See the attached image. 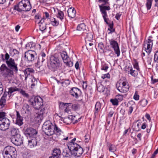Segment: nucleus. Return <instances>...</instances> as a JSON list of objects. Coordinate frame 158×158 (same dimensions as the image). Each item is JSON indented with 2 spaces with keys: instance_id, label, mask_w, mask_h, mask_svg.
Returning <instances> with one entry per match:
<instances>
[{
  "instance_id": "nucleus-46",
  "label": "nucleus",
  "mask_w": 158,
  "mask_h": 158,
  "mask_svg": "<svg viewBox=\"0 0 158 158\" xmlns=\"http://www.w3.org/2000/svg\"><path fill=\"white\" fill-rule=\"evenodd\" d=\"M110 102L113 106H117L118 105L119 102L115 98L111 99Z\"/></svg>"
},
{
  "instance_id": "nucleus-45",
  "label": "nucleus",
  "mask_w": 158,
  "mask_h": 158,
  "mask_svg": "<svg viewBox=\"0 0 158 158\" xmlns=\"http://www.w3.org/2000/svg\"><path fill=\"white\" fill-rule=\"evenodd\" d=\"M6 138V136L4 133L2 132L0 134V144H2V143L5 140Z\"/></svg>"
},
{
  "instance_id": "nucleus-58",
  "label": "nucleus",
  "mask_w": 158,
  "mask_h": 158,
  "mask_svg": "<svg viewBox=\"0 0 158 158\" xmlns=\"http://www.w3.org/2000/svg\"><path fill=\"white\" fill-rule=\"evenodd\" d=\"M139 96L138 94L137 91H136L133 96L134 99L135 100L137 101L139 99Z\"/></svg>"
},
{
  "instance_id": "nucleus-62",
  "label": "nucleus",
  "mask_w": 158,
  "mask_h": 158,
  "mask_svg": "<svg viewBox=\"0 0 158 158\" xmlns=\"http://www.w3.org/2000/svg\"><path fill=\"white\" fill-rule=\"evenodd\" d=\"M151 80L152 83L153 84L158 82V78L153 79V77L152 76L151 77Z\"/></svg>"
},
{
  "instance_id": "nucleus-35",
  "label": "nucleus",
  "mask_w": 158,
  "mask_h": 158,
  "mask_svg": "<svg viewBox=\"0 0 158 158\" xmlns=\"http://www.w3.org/2000/svg\"><path fill=\"white\" fill-rule=\"evenodd\" d=\"M108 147L110 152H114L116 151V148L114 145L110 143L109 144Z\"/></svg>"
},
{
  "instance_id": "nucleus-56",
  "label": "nucleus",
  "mask_w": 158,
  "mask_h": 158,
  "mask_svg": "<svg viewBox=\"0 0 158 158\" xmlns=\"http://www.w3.org/2000/svg\"><path fill=\"white\" fill-rule=\"evenodd\" d=\"M115 98L119 102L123 100V97L122 95L118 94L116 96Z\"/></svg>"
},
{
  "instance_id": "nucleus-63",
  "label": "nucleus",
  "mask_w": 158,
  "mask_h": 158,
  "mask_svg": "<svg viewBox=\"0 0 158 158\" xmlns=\"http://www.w3.org/2000/svg\"><path fill=\"white\" fill-rule=\"evenodd\" d=\"M10 59L9 54L7 53H6L5 55L4 60H6V61L9 60Z\"/></svg>"
},
{
  "instance_id": "nucleus-40",
  "label": "nucleus",
  "mask_w": 158,
  "mask_h": 158,
  "mask_svg": "<svg viewBox=\"0 0 158 158\" xmlns=\"http://www.w3.org/2000/svg\"><path fill=\"white\" fill-rule=\"evenodd\" d=\"M35 43L32 42H30L26 44L25 46V48L27 49H29L35 47Z\"/></svg>"
},
{
  "instance_id": "nucleus-42",
  "label": "nucleus",
  "mask_w": 158,
  "mask_h": 158,
  "mask_svg": "<svg viewBox=\"0 0 158 158\" xmlns=\"http://www.w3.org/2000/svg\"><path fill=\"white\" fill-rule=\"evenodd\" d=\"M132 64L134 68L136 69L138 71L139 70L138 63L135 59H134L132 61Z\"/></svg>"
},
{
  "instance_id": "nucleus-48",
  "label": "nucleus",
  "mask_w": 158,
  "mask_h": 158,
  "mask_svg": "<svg viewBox=\"0 0 158 158\" xmlns=\"http://www.w3.org/2000/svg\"><path fill=\"white\" fill-rule=\"evenodd\" d=\"M19 92L20 94H21L23 97L27 98H29V94L27 93H26V92L23 89H20V90Z\"/></svg>"
},
{
  "instance_id": "nucleus-20",
  "label": "nucleus",
  "mask_w": 158,
  "mask_h": 158,
  "mask_svg": "<svg viewBox=\"0 0 158 158\" xmlns=\"http://www.w3.org/2000/svg\"><path fill=\"white\" fill-rule=\"evenodd\" d=\"M15 150H16V148L12 146H6L4 148L3 151V156L7 154L8 155L9 154Z\"/></svg>"
},
{
  "instance_id": "nucleus-37",
  "label": "nucleus",
  "mask_w": 158,
  "mask_h": 158,
  "mask_svg": "<svg viewBox=\"0 0 158 158\" xmlns=\"http://www.w3.org/2000/svg\"><path fill=\"white\" fill-rule=\"evenodd\" d=\"M57 16L58 18L62 21L64 19V13L62 11L58 10Z\"/></svg>"
},
{
  "instance_id": "nucleus-53",
  "label": "nucleus",
  "mask_w": 158,
  "mask_h": 158,
  "mask_svg": "<svg viewBox=\"0 0 158 158\" xmlns=\"http://www.w3.org/2000/svg\"><path fill=\"white\" fill-rule=\"evenodd\" d=\"M51 24L53 26H57L59 24V22L56 20L55 19L53 18L52 19Z\"/></svg>"
},
{
  "instance_id": "nucleus-32",
  "label": "nucleus",
  "mask_w": 158,
  "mask_h": 158,
  "mask_svg": "<svg viewBox=\"0 0 158 158\" xmlns=\"http://www.w3.org/2000/svg\"><path fill=\"white\" fill-rule=\"evenodd\" d=\"M46 23H42L39 25L40 30L43 33L46 31Z\"/></svg>"
},
{
  "instance_id": "nucleus-22",
  "label": "nucleus",
  "mask_w": 158,
  "mask_h": 158,
  "mask_svg": "<svg viewBox=\"0 0 158 158\" xmlns=\"http://www.w3.org/2000/svg\"><path fill=\"white\" fill-rule=\"evenodd\" d=\"M67 12L68 16L71 18H73L76 16V12L74 7L69 8L68 9Z\"/></svg>"
},
{
  "instance_id": "nucleus-9",
  "label": "nucleus",
  "mask_w": 158,
  "mask_h": 158,
  "mask_svg": "<svg viewBox=\"0 0 158 158\" xmlns=\"http://www.w3.org/2000/svg\"><path fill=\"white\" fill-rule=\"evenodd\" d=\"M153 46V40L149 37L144 42L143 49L149 55L152 50Z\"/></svg>"
},
{
  "instance_id": "nucleus-36",
  "label": "nucleus",
  "mask_w": 158,
  "mask_h": 158,
  "mask_svg": "<svg viewBox=\"0 0 158 158\" xmlns=\"http://www.w3.org/2000/svg\"><path fill=\"white\" fill-rule=\"evenodd\" d=\"M6 99L1 98L0 99V108H2L6 107Z\"/></svg>"
},
{
  "instance_id": "nucleus-21",
  "label": "nucleus",
  "mask_w": 158,
  "mask_h": 158,
  "mask_svg": "<svg viewBox=\"0 0 158 158\" xmlns=\"http://www.w3.org/2000/svg\"><path fill=\"white\" fill-rule=\"evenodd\" d=\"M16 118L15 124L19 126H21L23 123V117L21 116L18 111H16Z\"/></svg>"
},
{
  "instance_id": "nucleus-61",
  "label": "nucleus",
  "mask_w": 158,
  "mask_h": 158,
  "mask_svg": "<svg viewBox=\"0 0 158 158\" xmlns=\"http://www.w3.org/2000/svg\"><path fill=\"white\" fill-rule=\"evenodd\" d=\"M76 140V138H73V139H72L71 140V141L68 144L67 146H68V148H69V145H71L70 144L71 143L77 144V143L74 142Z\"/></svg>"
},
{
  "instance_id": "nucleus-60",
  "label": "nucleus",
  "mask_w": 158,
  "mask_h": 158,
  "mask_svg": "<svg viewBox=\"0 0 158 158\" xmlns=\"http://www.w3.org/2000/svg\"><path fill=\"white\" fill-rule=\"evenodd\" d=\"M101 77L103 79H104L106 78H110V75L109 74V73H108L107 74L102 75Z\"/></svg>"
},
{
  "instance_id": "nucleus-49",
  "label": "nucleus",
  "mask_w": 158,
  "mask_h": 158,
  "mask_svg": "<svg viewBox=\"0 0 158 158\" xmlns=\"http://www.w3.org/2000/svg\"><path fill=\"white\" fill-rule=\"evenodd\" d=\"M152 1L153 0H147L146 6L148 10H149L151 8Z\"/></svg>"
},
{
  "instance_id": "nucleus-57",
  "label": "nucleus",
  "mask_w": 158,
  "mask_h": 158,
  "mask_svg": "<svg viewBox=\"0 0 158 158\" xmlns=\"http://www.w3.org/2000/svg\"><path fill=\"white\" fill-rule=\"evenodd\" d=\"M71 108L74 110H77L78 109V105L77 104H73L72 103H71Z\"/></svg>"
},
{
  "instance_id": "nucleus-47",
  "label": "nucleus",
  "mask_w": 158,
  "mask_h": 158,
  "mask_svg": "<svg viewBox=\"0 0 158 158\" xmlns=\"http://www.w3.org/2000/svg\"><path fill=\"white\" fill-rule=\"evenodd\" d=\"M10 53L11 55L14 56L15 55L18 54L19 52L15 49H11L10 51Z\"/></svg>"
},
{
  "instance_id": "nucleus-19",
  "label": "nucleus",
  "mask_w": 158,
  "mask_h": 158,
  "mask_svg": "<svg viewBox=\"0 0 158 158\" xmlns=\"http://www.w3.org/2000/svg\"><path fill=\"white\" fill-rule=\"evenodd\" d=\"M61 152L59 148H55L52 151L49 158H60Z\"/></svg>"
},
{
  "instance_id": "nucleus-11",
  "label": "nucleus",
  "mask_w": 158,
  "mask_h": 158,
  "mask_svg": "<svg viewBox=\"0 0 158 158\" xmlns=\"http://www.w3.org/2000/svg\"><path fill=\"white\" fill-rule=\"evenodd\" d=\"M6 63L7 67L14 70L15 73L18 72V64L15 62L14 59L10 58L9 60L6 61Z\"/></svg>"
},
{
  "instance_id": "nucleus-17",
  "label": "nucleus",
  "mask_w": 158,
  "mask_h": 158,
  "mask_svg": "<svg viewBox=\"0 0 158 158\" xmlns=\"http://www.w3.org/2000/svg\"><path fill=\"white\" fill-rule=\"evenodd\" d=\"M109 8L106 7V9L101 8V12L103 18L104 19V22L106 23L107 25L108 24L110 23V20L108 18V15L107 13L106 10H109Z\"/></svg>"
},
{
  "instance_id": "nucleus-7",
  "label": "nucleus",
  "mask_w": 158,
  "mask_h": 158,
  "mask_svg": "<svg viewBox=\"0 0 158 158\" xmlns=\"http://www.w3.org/2000/svg\"><path fill=\"white\" fill-rule=\"evenodd\" d=\"M0 71L4 77H12L14 76V70L7 67L4 64H3L1 66Z\"/></svg>"
},
{
  "instance_id": "nucleus-24",
  "label": "nucleus",
  "mask_w": 158,
  "mask_h": 158,
  "mask_svg": "<svg viewBox=\"0 0 158 158\" xmlns=\"http://www.w3.org/2000/svg\"><path fill=\"white\" fill-rule=\"evenodd\" d=\"M28 146L30 148L35 147L37 145V142L35 137L31 138V139L29 140Z\"/></svg>"
},
{
  "instance_id": "nucleus-39",
  "label": "nucleus",
  "mask_w": 158,
  "mask_h": 158,
  "mask_svg": "<svg viewBox=\"0 0 158 158\" xmlns=\"http://www.w3.org/2000/svg\"><path fill=\"white\" fill-rule=\"evenodd\" d=\"M6 116V113L0 110V121L7 118Z\"/></svg>"
},
{
  "instance_id": "nucleus-50",
  "label": "nucleus",
  "mask_w": 158,
  "mask_h": 158,
  "mask_svg": "<svg viewBox=\"0 0 158 158\" xmlns=\"http://www.w3.org/2000/svg\"><path fill=\"white\" fill-rule=\"evenodd\" d=\"M130 74L134 77H135L138 75V72L136 71L133 70L132 68H131L130 69Z\"/></svg>"
},
{
  "instance_id": "nucleus-8",
  "label": "nucleus",
  "mask_w": 158,
  "mask_h": 158,
  "mask_svg": "<svg viewBox=\"0 0 158 158\" xmlns=\"http://www.w3.org/2000/svg\"><path fill=\"white\" fill-rule=\"evenodd\" d=\"M116 87L120 92L125 93L128 91V84L127 81L121 79L118 81L116 84Z\"/></svg>"
},
{
  "instance_id": "nucleus-38",
  "label": "nucleus",
  "mask_w": 158,
  "mask_h": 158,
  "mask_svg": "<svg viewBox=\"0 0 158 158\" xmlns=\"http://www.w3.org/2000/svg\"><path fill=\"white\" fill-rule=\"evenodd\" d=\"M139 43L138 41V39L135 38V40L132 42H131V46L135 48L137 47L139 45Z\"/></svg>"
},
{
  "instance_id": "nucleus-52",
  "label": "nucleus",
  "mask_w": 158,
  "mask_h": 158,
  "mask_svg": "<svg viewBox=\"0 0 158 158\" xmlns=\"http://www.w3.org/2000/svg\"><path fill=\"white\" fill-rule=\"evenodd\" d=\"M64 157L69 158L70 156V153L67 150L64 151L62 153Z\"/></svg>"
},
{
  "instance_id": "nucleus-28",
  "label": "nucleus",
  "mask_w": 158,
  "mask_h": 158,
  "mask_svg": "<svg viewBox=\"0 0 158 158\" xmlns=\"http://www.w3.org/2000/svg\"><path fill=\"white\" fill-rule=\"evenodd\" d=\"M46 59V54L43 52H41L39 55L38 63H40V61L42 63L45 61Z\"/></svg>"
},
{
  "instance_id": "nucleus-55",
  "label": "nucleus",
  "mask_w": 158,
  "mask_h": 158,
  "mask_svg": "<svg viewBox=\"0 0 158 158\" xmlns=\"http://www.w3.org/2000/svg\"><path fill=\"white\" fill-rule=\"evenodd\" d=\"M86 37L88 40L89 41H91V40H93V35L91 33H87Z\"/></svg>"
},
{
  "instance_id": "nucleus-29",
  "label": "nucleus",
  "mask_w": 158,
  "mask_h": 158,
  "mask_svg": "<svg viewBox=\"0 0 158 158\" xmlns=\"http://www.w3.org/2000/svg\"><path fill=\"white\" fill-rule=\"evenodd\" d=\"M22 110L26 113L29 114L31 112V108L28 104L24 103L23 106Z\"/></svg>"
},
{
  "instance_id": "nucleus-64",
  "label": "nucleus",
  "mask_w": 158,
  "mask_h": 158,
  "mask_svg": "<svg viewBox=\"0 0 158 158\" xmlns=\"http://www.w3.org/2000/svg\"><path fill=\"white\" fill-rule=\"evenodd\" d=\"M85 143H88L89 141V135L88 134H86L85 136Z\"/></svg>"
},
{
  "instance_id": "nucleus-41",
  "label": "nucleus",
  "mask_w": 158,
  "mask_h": 158,
  "mask_svg": "<svg viewBox=\"0 0 158 158\" xmlns=\"http://www.w3.org/2000/svg\"><path fill=\"white\" fill-rule=\"evenodd\" d=\"M97 90L100 92H103L104 91L105 88L101 84H98L97 85Z\"/></svg>"
},
{
  "instance_id": "nucleus-1",
  "label": "nucleus",
  "mask_w": 158,
  "mask_h": 158,
  "mask_svg": "<svg viewBox=\"0 0 158 158\" xmlns=\"http://www.w3.org/2000/svg\"><path fill=\"white\" fill-rule=\"evenodd\" d=\"M29 102L35 110L41 109L40 113L38 114L37 118L40 120H42L43 115L45 112V109L44 108L43 100L40 97H32L29 100Z\"/></svg>"
},
{
  "instance_id": "nucleus-54",
  "label": "nucleus",
  "mask_w": 158,
  "mask_h": 158,
  "mask_svg": "<svg viewBox=\"0 0 158 158\" xmlns=\"http://www.w3.org/2000/svg\"><path fill=\"white\" fill-rule=\"evenodd\" d=\"M154 61L155 62L158 63V51L156 52L154 55Z\"/></svg>"
},
{
  "instance_id": "nucleus-30",
  "label": "nucleus",
  "mask_w": 158,
  "mask_h": 158,
  "mask_svg": "<svg viewBox=\"0 0 158 158\" xmlns=\"http://www.w3.org/2000/svg\"><path fill=\"white\" fill-rule=\"evenodd\" d=\"M17 151L15 150L8 154L3 156L4 158H16L17 156Z\"/></svg>"
},
{
  "instance_id": "nucleus-27",
  "label": "nucleus",
  "mask_w": 158,
  "mask_h": 158,
  "mask_svg": "<svg viewBox=\"0 0 158 158\" xmlns=\"http://www.w3.org/2000/svg\"><path fill=\"white\" fill-rule=\"evenodd\" d=\"M10 131L11 135V137H15L17 135H20L19 134V129L16 128L11 127Z\"/></svg>"
},
{
  "instance_id": "nucleus-16",
  "label": "nucleus",
  "mask_w": 158,
  "mask_h": 158,
  "mask_svg": "<svg viewBox=\"0 0 158 158\" xmlns=\"http://www.w3.org/2000/svg\"><path fill=\"white\" fill-rule=\"evenodd\" d=\"M70 94L76 98H78L80 97L82 93L81 91L77 87H73L69 91Z\"/></svg>"
},
{
  "instance_id": "nucleus-43",
  "label": "nucleus",
  "mask_w": 158,
  "mask_h": 158,
  "mask_svg": "<svg viewBox=\"0 0 158 158\" xmlns=\"http://www.w3.org/2000/svg\"><path fill=\"white\" fill-rule=\"evenodd\" d=\"M37 81L35 77H33L31 79V87L33 88L37 84Z\"/></svg>"
},
{
  "instance_id": "nucleus-5",
  "label": "nucleus",
  "mask_w": 158,
  "mask_h": 158,
  "mask_svg": "<svg viewBox=\"0 0 158 158\" xmlns=\"http://www.w3.org/2000/svg\"><path fill=\"white\" fill-rule=\"evenodd\" d=\"M70 144L68 148L71 155L75 157H80L83 153V148L78 144L71 143Z\"/></svg>"
},
{
  "instance_id": "nucleus-12",
  "label": "nucleus",
  "mask_w": 158,
  "mask_h": 158,
  "mask_svg": "<svg viewBox=\"0 0 158 158\" xmlns=\"http://www.w3.org/2000/svg\"><path fill=\"white\" fill-rule=\"evenodd\" d=\"M10 124V121L7 118L0 121V130L6 131L9 129Z\"/></svg>"
},
{
  "instance_id": "nucleus-25",
  "label": "nucleus",
  "mask_w": 158,
  "mask_h": 158,
  "mask_svg": "<svg viewBox=\"0 0 158 158\" xmlns=\"http://www.w3.org/2000/svg\"><path fill=\"white\" fill-rule=\"evenodd\" d=\"M71 103H67L63 102H60L59 104V106H66V107L64 110V112L66 113H69V112L71 111Z\"/></svg>"
},
{
  "instance_id": "nucleus-2",
  "label": "nucleus",
  "mask_w": 158,
  "mask_h": 158,
  "mask_svg": "<svg viewBox=\"0 0 158 158\" xmlns=\"http://www.w3.org/2000/svg\"><path fill=\"white\" fill-rule=\"evenodd\" d=\"M42 129L44 133L48 136H51L50 138L53 139L52 136L54 133L60 135L62 132L61 129L55 124L54 125L50 120L45 122L43 124Z\"/></svg>"
},
{
  "instance_id": "nucleus-6",
  "label": "nucleus",
  "mask_w": 158,
  "mask_h": 158,
  "mask_svg": "<svg viewBox=\"0 0 158 158\" xmlns=\"http://www.w3.org/2000/svg\"><path fill=\"white\" fill-rule=\"evenodd\" d=\"M37 54L35 51L28 50L24 53V60L28 63L34 62L37 59Z\"/></svg>"
},
{
  "instance_id": "nucleus-33",
  "label": "nucleus",
  "mask_w": 158,
  "mask_h": 158,
  "mask_svg": "<svg viewBox=\"0 0 158 158\" xmlns=\"http://www.w3.org/2000/svg\"><path fill=\"white\" fill-rule=\"evenodd\" d=\"M109 3L106 0L105 2H103V3L101 5H99V7L100 9V11H101V8H105L106 7H108L109 8V10L110 9V8L109 6H105L106 5H107Z\"/></svg>"
},
{
  "instance_id": "nucleus-51",
  "label": "nucleus",
  "mask_w": 158,
  "mask_h": 158,
  "mask_svg": "<svg viewBox=\"0 0 158 158\" xmlns=\"http://www.w3.org/2000/svg\"><path fill=\"white\" fill-rule=\"evenodd\" d=\"M108 68V65L105 63H103L102 64L101 69L106 72Z\"/></svg>"
},
{
  "instance_id": "nucleus-14",
  "label": "nucleus",
  "mask_w": 158,
  "mask_h": 158,
  "mask_svg": "<svg viewBox=\"0 0 158 158\" xmlns=\"http://www.w3.org/2000/svg\"><path fill=\"white\" fill-rule=\"evenodd\" d=\"M109 42L110 47L114 50L117 56H118L120 55V51L118 44L116 41L112 39L109 40Z\"/></svg>"
},
{
  "instance_id": "nucleus-3",
  "label": "nucleus",
  "mask_w": 158,
  "mask_h": 158,
  "mask_svg": "<svg viewBox=\"0 0 158 158\" xmlns=\"http://www.w3.org/2000/svg\"><path fill=\"white\" fill-rule=\"evenodd\" d=\"M62 65V63L55 54L51 56L50 57L49 61L48 63L47 66L49 69L54 72L58 68L61 67Z\"/></svg>"
},
{
  "instance_id": "nucleus-23",
  "label": "nucleus",
  "mask_w": 158,
  "mask_h": 158,
  "mask_svg": "<svg viewBox=\"0 0 158 158\" xmlns=\"http://www.w3.org/2000/svg\"><path fill=\"white\" fill-rule=\"evenodd\" d=\"M102 107V104L99 102H97L95 105L94 111V115L95 116H97L98 113L101 110Z\"/></svg>"
},
{
  "instance_id": "nucleus-26",
  "label": "nucleus",
  "mask_w": 158,
  "mask_h": 158,
  "mask_svg": "<svg viewBox=\"0 0 158 158\" xmlns=\"http://www.w3.org/2000/svg\"><path fill=\"white\" fill-rule=\"evenodd\" d=\"M23 72L25 76V80H26L28 76L34 73V70L32 68H28L24 70Z\"/></svg>"
},
{
  "instance_id": "nucleus-18",
  "label": "nucleus",
  "mask_w": 158,
  "mask_h": 158,
  "mask_svg": "<svg viewBox=\"0 0 158 158\" xmlns=\"http://www.w3.org/2000/svg\"><path fill=\"white\" fill-rule=\"evenodd\" d=\"M8 91H7L8 95L9 98H12L15 94L14 93L15 92H19L20 90V89L17 88L16 86H11L7 88Z\"/></svg>"
},
{
  "instance_id": "nucleus-10",
  "label": "nucleus",
  "mask_w": 158,
  "mask_h": 158,
  "mask_svg": "<svg viewBox=\"0 0 158 158\" xmlns=\"http://www.w3.org/2000/svg\"><path fill=\"white\" fill-rule=\"evenodd\" d=\"M60 54L63 62L67 66L71 67L73 66V62L70 60V58L66 52L63 51L60 52Z\"/></svg>"
},
{
  "instance_id": "nucleus-34",
  "label": "nucleus",
  "mask_w": 158,
  "mask_h": 158,
  "mask_svg": "<svg viewBox=\"0 0 158 158\" xmlns=\"http://www.w3.org/2000/svg\"><path fill=\"white\" fill-rule=\"evenodd\" d=\"M86 26L84 23H82L79 24L77 27V30L79 31H84L85 29Z\"/></svg>"
},
{
  "instance_id": "nucleus-13",
  "label": "nucleus",
  "mask_w": 158,
  "mask_h": 158,
  "mask_svg": "<svg viewBox=\"0 0 158 158\" xmlns=\"http://www.w3.org/2000/svg\"><path fill=\"white\" fill-rule=\"evenodd\" d=\"M11 142L16 146H20L23 143V137L20 135L10 138Z\"/></svg>"
},
{
  "instance_id": "nucleus-44",
  "label": "nucleus",
  "mask_w": 158,
  "mask_h": 158,
  "mask_svg": "<svg viewBox=\"0 0 158 158\" xmlns=\"http://www.w3.org/2000/svg\"><path fill=\"white\" fill-rule=\"evenodd\" d=\"M148 102V100L145 99H143L140 100L139 102L140 105L142 107H145L147 105Z\"/></svg>"
},
{
  "instance_id": "nucleus-31",
  "label": "nucleus",
  "mask_w": 158,
  "mask_h": 158,
  "mask_svg": "<svg viewBox=\"0 0 158 158\" xmlns=\"http://www.w3.org/2000/svg\"><path fill=\"white\" fill-rule=\"evenodd\" d=\"M107 25L109 27L108 30L110 31V32L108 33L109 34L112 33L115 31V29L113 27L114 23L113 21H111V23L107 24Z\"/></svg>"
},
{
  "instance_id": "nucleus-15",
  "label": "nucleus",
  "mask_w": 158,
  "mask_h": 158,
  "mask_svg": "<svg viewBox=\"0 0 158 158\" xmlns=\"http://www.w3.org/2000/svg\"><path fill=\"white\" fill-rule=\"evenodd\" d=\"M37 132L36 130L34 129L29 127L27 128L24 131V134L26 137L28 138L34 137L33 136L35 135Z\"/></svg>"
},
{
  "instance_id": "nucleus-4",
  "label": "nucleus",
  "mask_w": 158,
  "mask_h": 158,
  "mask_svg": "<svg viewBox=\"0 0 158 158\" xmlns=\"http://www.w3.org/2000/svg\"><path fill=\"white\" fill-rule=\"evenodd\" d=\"M31 8L30 2L28 0H22L18 4L14 6L13 9L18 12L22 11L26 12L29 11Z\"/></svg>"
},
{
  "instance_id": "nucleus-59",
  "label": "nucleus",
  "mask_w": 158,
  "mask_h": 158,
  "mask_svg": "<svg viewBox=\"0 0 158 158\" xmlns=\"http://www.w3.org/2000/svg\"><path fill=\"white\" fill-rule=\"evenodd\" d=\"M35 20H36V22H38L41 19V17L40 16V15L38 14L37 15H35Z\"/></svg>"
}]
</instances>
